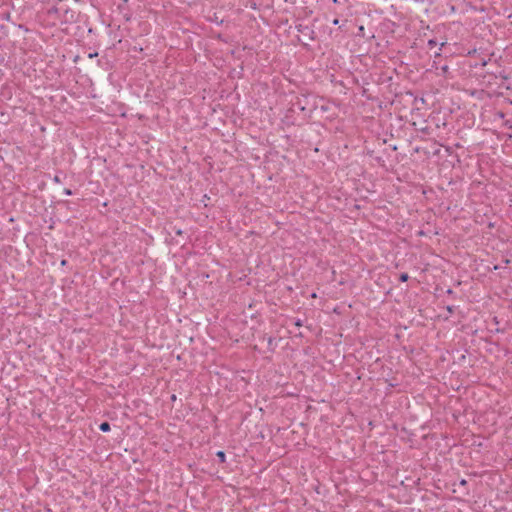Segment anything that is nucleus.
<instances>
[{
  "label": "nucleus",
  "instance_id": "5",
  "mask_svg": "<svg viewBox=\"0 0 512 512\" xmlns=\"http://www.w3.org/2000/svg\"><path fill=\"white\" fill-rule=\"evenodd\" d=\"M64 193H65V195H71L72 194L70 189H65Z\"/></svg>",
  "mask_w": 512,
  "mask_h": 512
},
{
  "label": "nucleus",
  "instance_id": "4",
  "mask_svg": "<svg viewBox=\"0 0 512 512\" xmlns=\"http://www.w3.org/2000/svg\"><path fill=\"white\" fill-rule=\"evenodd\" d=\"M428 45H429L430 47H432V46L436 45V42H435L434 40H429V41H428Z\"/></svg>",
  "mask_w": 512,
  "mask_h": 512
},
{
  "label": "nucleus",
  "instance_id": "2",
  "mask_svg": "<svg viewBox=\"0 0 512 512\" xmlns=\"http://www.w3.org/2000/svg\"><path fill=\"white\" fill-rule=\"evenodd\" d=\"M216 455L220 459L221 462L225 461V453L223 451H218Z\"/></svg>",
  "mask_w": 512,
  "mask_h": 512
},
{
  "label": "nucleus",
  "instance_id": "6",
  "mask_svg": "<svg viewBox=\"0 0 512 512\" xmlns=\"http://www.w3.org/2000/svg\"><path fill=\"white\" fill-rule=\"evenodd\" d=\"M338 23H339L338 19H335V20L333 21V24H335V25H337Z\"/></svg>",
  "mask_w": 512,
  "mask_h": 512
},
{
  "label": "nucleus",
  "instance_id": "1",
  "mask_svg": "<svg viewBox=\"0 0 512 512\" xmlns=\"http://www.w3.org/2000/svg\"><path fill=\"white\" fill-rule=\"evenodd\" d=\"M99 428H100V430H101L102 432H108V431H110V425H109V423H108V422H103V423H101V424H100V426H99Z\"/></svg>",
  "mask_w": 512,
  "mask_h": 512
},
{
  "label": "nucleus",
  "instance_id": "3",
  "mask_svg": "<svg viewBox=\"0 0 512 512\" xmlns=\"http://www.w3.org/2000/svg\"><path fill=\"white\" fill-rule=\"evenodd\" d=\"M400 280H401L402 282L407 281V280H408V275H407L406 273L401 274V275H400Z\"/></svg>",
  "mask_w": 512,
  "mask_h": 512
}]
</instances>
